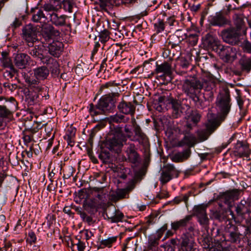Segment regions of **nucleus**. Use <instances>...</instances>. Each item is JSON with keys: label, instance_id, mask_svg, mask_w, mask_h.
Masks as SVG:
<instances>
[{"label": "nucleus", "instance_id": "1", "mask_svg": "<svg viewBox=\"0 0 251 251\" xmlns=\"http://www.w3.org/2000/svg\"><path fill=\"white\" fill-rule=\"evenodd\" d=\"M218 80L209 73L205 74L200 78L195 75L189 76L182 81V91L195 103L198 108H202V101L199 94L204 90L203 97L205 100L211 101L216 92Z\"/></svg>", "mask_w": 251, "mask_h": 251}, {"label": "nucleus", "instance_id": "2", "mask_svg": "<svg viewBox=\"0 0 251 251\" xmlns=\"http://www.w3.org/2000/svg\"><path fill=\"white\" fill-rule=\"evenodd\" d=\"M118 92L112 93L102 96L98 104L94 105L93 103L89 104V112L92 116H96L106 112H109L115 107V97H118Z\"/></svg>", "mask_w": 251, "mask_h": 251}, {"label": "nucleus", "instance_id": "3", "mask_svg": "<svg viewBox=\"0 0 251 251\" xmlns=\"http://www.w3.org/2000/svg\"><path fill=\"white\" fill-rule=\"evenodd\" d=\"M216 104L219 116H216L211 112H208V114L213 115L214 118L216 119L215 121L216 122H219L220 125L221 123L225 121L231 108V99L228 90H224L223 92L220 94L217 98Z\"/></svg>", "mask_w": 251, "mask_h": 251}, {"label": "nucleus", "instance_id": "4", "mask_svg": "<svg viewBox=\"0 0 251 251\" xmlns=\"http://www.w3.org/2000/svg\"><path fill=\"white\" fill-rule=\"evenodd\" d=\"M214 115L211 114H207V121L205 124L206 129L198 130L197 132L199 142H203L208 139L212 134L220 126L219 122H216Z\"/></svg>", "mask_w": 251, "mask_h": 251}, {"label": "nucleus", "instance_id": "5", "mask_svg": "<svg viewBox=\"0 0 251 251\" xmlns=\"http://www.w3.org/2000/svg\"><path fill=\"white\" fill-rule=\"evenodd\" d=\"M126 136L122 132H117L111 138L106 140L105 147L116 153L121 152L123 143L126 141Z\"/></svg>", "mask_w": 251, "mask_h": 251}, {"label": "nucleus", "instance_id": "6", "mask_svg": "<svg viewBox=\"0 0 251 251\" xmlns=\"http://www.w3.org/2000/svg\"><path fill=\"white\" fill-rule=\"evenodd\" d=\"M181 171L175 167L173 164H167L162 169L160 180L163 184H165L174 177H177Z\"/></svg>", "mask_w": 251, "mask_h": 251}, {"label": "nucleus", "instance_id": "7", "mask_svg": "<svg viewBox=\"0 0 251 251\" xmlns=\"http://www.w3.org/2000/svg\"><path fill=\"white\" fill-rule=\"evenodd\" d=\"M216 52L225 62H233L236 56V50L231 46L221 45Z\"/></svg>", "mask_w": 251, "mask_h": 251}, {"label": "nucleus", "instance_id": "8", "mask_svg": "<svg viewBox=\"0 0 251 251\" xmlns=\"http://www.w3.org/2000/svg\"><path fill=\"white\" fill-rule=\"evenodd\" d=\"M22 37L27 43L29 47H32L37 40L36 28L31 24H28L22 29Z\"/></svg>", "mask_w": 251, "mask_h": 251}, {"label": "nucleus", "instance_id": "9", "mask_svg": "<svg viewBox=\"0 0 251 251\" xmlns=\"http://www.w3.org/2000/svg\"><path fill=\"white\" fill-rule=\"evenodd\" d=\"M180 246L178 251H194V239L188 232L182 234L179 239Z\"/></svg>", "mask_w": 251, "mask_h": 251}, {"label": "nucleus", "instance_id": "10", "mask_svg": "<svg viewBox=\"0 0 251 251\" xmlns=\"http://www.w3.org/2000/svg\"><path fill=\"white\" fill-rule=\"evenodd\" d=\"M240 35V31L234 28H228L222 31L223 40L225 42L232 45H236L238 43Z\"/></svg>", "mask_w": 251, "mask_h": 251}, {"label": "nucleus", "instance_id": "11", "mask_svg": "<svg viewBox=\"0 0 251 251\" xmlns=\"http://www.w3.org/2000/svg\"><path fill=\"white\" fill-rule=\"evenodd\" d=\"M107 220L111 223L121 222L124 218V214L115 207H109L105 212Z\"/></svg>", "mask_w": 251, "mask_h": 251}, {"label": "nucleus", "instance_id": "12", "mask_svg": "<svg viewBox=\"0 0 251 251\" xmlns=\"http://www.w3.org/2000/svg\"><path fill=\"white\" fill-rule=\"evenodd\" d=\"M30 57L25 53H18L14 54V65L19 69H24L29 65Z\"/></svg>", "mask_w": 251, "mask_h": 251}, {"label": "nucleus", "instance_id": "13", "mask_svg": "<svg viewBox=\"0 0 251 251\" xmlns=\"http://www.w3.org/2000/svg\"><path fill=\"white\" fill-rule=\"evenodd\" d=\"M6 101L7 102V104L0 105V119L2 120L8 118L12 116V112L10 108L11 107L16 106L17 104L16 100L13 97H11L9 100L11 103V105L8 104L7 100Z\"/></svg>", "mask_w": 251, "mask_h": 251}, {"label": "nucleus", "instance_id": "14", "mask_svg": "<svg viewBox=\"0 0 251 251\" xmlns=\"http://www.w3.org/2000/svg\"><path fill=\"white\" fill-rule=\"evenodd\" d=\"M204 46L208 49L212 50L216 52L221 44L220 41L215 36L207 34L203 41Z\"/></svg>", "mask_w": 251, "mask_h": 251}, {"label": "nucleus", "instance_id": "15", "mask_svg": "<svg viewBox=\"0 0 251 251\" xmlns=\"http://www.w3.org/2000/svg\"><path fill=\"white\" fill-rule=\"evenodd\" d=\"M251 150L247 144H244L242 141H238L236 144L233 153L235 156L239 157L243 156L249 157L250 154Z\"/></svg>", "mask_w": 251, "mask_h": 251}, {"label": "nucleus", "instance_id": "16", "mask_svg": "<svg viewBox=\"0 0 251 251\" xmlns=\"http://www.w3.org/2000/svg\"><path fill=\"white\" fill-rule=\"evenodd\" d=\"M208 21L213 26H223L228 23V20L222 12H217L214 15L210 16Z\"/></svg>", "mask_w": 251, "mask_h": 251}, {"label": "nucleus", "instance_id": "17", "mask_svg": "<svg viewBox=\"0 0 251 251\" xmlns=\"http://www.w3.org/2000/svg\"><path fill=\"white\" fill-rule=\"evenodd\" d=\"M68 17L65 15H59L55 12H53L50 14V21L56 26H63L66 25L71 27V24H67L66 20Z\"/></svg>", "mask_w": 251, "mask_h": 251}, {"label": "nucleus", "instance_id": "18", "mask_svg": "<svg viewBox=\"0 0 251 251\" xmlns=\"http://www.w3.org/2000/svg\"><path fill=\"white\" fill-rule=\"evenodd\" d=\"M133 129L134 135L131 136L130 140L133 142H137L139 144L146 146L149 143V139L147 135L143 132L141 127Z\"/></svg>", "mask_w": 251, "mask_h": 251}, {"label": "nucleus", "instance_id": "19", "mask_svg": "<svg viewBox=\"0 0 251 251\" xmlns=\"http://www.w3.org/2000/svg\"><path fill=\"white\" fill-rule=\"evenodd\" d=\"M43 64H46V66L50 72L53 77H56L60 73L59 65L56 59L50 56L47 59L43 61Z\"/></svg>", "mask_w": 251, "mask_h": 251}, {"label": "nucleus", "instance_id": "20", "mask_svg": "<svg viewBox=\"0 0 251 251\" xmlns=\"http://www.w3.org/2000/svg\"><path fill=\"white\" fill-rule=\"evenodd\" d=\"M42 32L43 37L48 42L52 40L54 37L59 36L60 34L59 31L50 25H44L42 27Z\"/></svg>", "mask_w": 251, "mask_h": 251}, {"label": "nucleus", "instance_id": "21", "mask_svg": "<svg viewBox=\"0 0 251 251\" xmlns=\"http://www.w3.org/2000/svg\"><path fill=\"white\" fill-rule=\"evenodd\" d=\"M126 155L129 162L135 164L138 162L139 155L135 149V146L133 143H128L126 150Z\"/></svg>", "mask_w": 251, "mask_h": 251}, {"label": "nucleus", "instance_id": "22", "mask_svg": "<svg viewBox=\"0 0 251 251\" xmlns=\"http://www.w3.org/2000/svg\"><path fill=\"white\" fill-rule=\"evenodd\" d=\"M240 192L237 189H233L224 193L221 197V200L225 203L230 205L231 203L238 199Z\"/></svg>", "mask_w": 251, "mask_h": 251}, {"label": "nucleus", "instance_id": "23", "mask_svg": "<svg viewBox=\"0 0 251 251\" xmlns=\"http://www.w3.org/2000/svg\"><path fill=\"white\" fill-rule=\"evenodd\" d=\"M63 44L58 41H53L49 43L48 46V52L52 56L58 57L63 50Z\"/></svg>", "mask_w": 251, "mask_h": 251}, {"label": "nucleus", "instance_id": "24", "mask_svg": "<svg viewBox=\"0 0 251 251\" xmlns=\"http://www.w3.org/2000/svg\"><path fill=\"white\" fill-rule=\"evenodd\" d=\"M32 13V20L35 23H46L48 21V18L44 13L42 9L35 7L31 10Z\"/></svg>", "mask_w": 251, "mask_h": 251}, {"label": "nucleus", "instance_id": "25", "mask_svg": "<svg viewBox=\"0 0 251 251\" xmlns=\"http://www.w3.org/2000/svg\"><path fill=\"white\" fill-rule=\"evenodd\" d=\"M129 198V194L125 189H118L116 191L109 194V199L113 202H116L123 199Z\"/></svg>", "mask_w": 251, "mask_h": 251}, {"label": "nucleus", "instance_id": "26", "mask_svg": "<svg viewBox=\"0 0 251 251\" xmlns=\"http://www.w3.org/2000/svg\"><path fill=\"white\" fill-rule=\"evenodd\" d=\"M119 111L125 114L133 115L135 113V106L131 102L122 101L118 105Z\"/></svg>", "mask_w": 251, "mask_h": 251}, {"label": "nucleus", "instance_id": "27", "mask_svg": "<svg viewBox=\"0 0 251 251\" xmlns=\"http://www.w3.org/2000/svg\"><path fill=\"white\" fill-rule=\"evenodd\" d=\"M192 219V215H187L184 218L171 223L172 230L176 231L177 230L186 227Z\"/></svg>", "mask_w": 251, "mask_h": 251}, {"label": "nucleus", "instance_id": "28", "mask_svg": "<svg viewBox=\"0 0 251 251\" xmlns=\"http://www.w3.org/2000/svg\"><path fill=\"white\" fill-rule=\"evenodd\" d=\"M191 151L190 149L187 148L182 151L175 153L172 157V160L176 163L182 162L187 160L190 156Z\"/></svg>", "mask_w": 251, "mask_h": 251}, {"label": "nucleus", "instance_id": "29", "mask_svg": "<svg viewBox=\"0 0 251 251\" xmlns=\"http://www.w3.org/2000/svg\"><path fill=\"white\" fill-rule=\"evenodd\" d=\"M184 135L183 138L179 142V145L180 146L183 145H187L189 147L188 148L193 147L196 144L198 143L197 139L193 134L183 133Z\"/></svg>", "mask_w": 251, "mask_h": 251}, {"label": "nucleus", "instance_id": "30", "mask_svg": "<svg viewBox=\"0 0 251 251\" xmlns=\"http://www.w3.org/2000/svg\"><path fill=\"white\" fill-rule=\"evenodd\" d=\"M35 77L39 80H44L47 78L50 74V71L46 66H41L33 69Z\"/></svg>", "mask_w": 251, "mask_h": 251}, {"label": "nucleus", "instance_id": "31", "mask_svg": "<svg viewBox=\"0 0 251 251\" xmlns=\"http://www.w3.org/2000/svg\"><path fill=\"white\" fill-rule=\"evenodd\" d=\"M230 228V229L228 231H226L228 240L232 243L239 242L242 235L240 234L238 228L233 225L231 226Z\"/></svg>", "mask_w": 251, "mask_h": 251}, {"label": "nucleus", "instance_id": "32", "mask_svg": "<svg viewBox=\"0 0 251 251\" xmlns=\"http://www.w3.org/2000/svg\"><path fill=\"white\" fill-rule=\"evenodd\" d=\"M162 73L164 75H170L172 74V67L170 63L165 62L160 65L156 64L154 71L155 74ZM154 74L152 73V75Z\"/></svg>", "mask_w": 251, "mask_h": 251}, {"label": "nucleus", "instance_id": "33", "mask_svg": "<svg viewBox=\"0 0 251 251\" xmlns=\"http://www.w3.org/2000/svg\"><path fill=\"white\" fill-rule=\"evenodd\" d=\"M245 219L244 226L245 227L244 238L248 246L251 245V217Z\"/></svg>", "mask_w": 251, "mask_h": 251}, {"label": "nucleus", "instance_id": "34", "mask_svg": "<svg viewBox=\"0 0 251 251\" xmlns=\"http://www.w3.org/2000/svg\"><path fill=\"white\" fill-rule=\"evenodd\" d=\"M228 213L231 216V219L235 220V218L234 213L230 210L227 211H216L213 213V216L215 219L220 222H223L227 219V216L228 215ZM228 219H229V218H228Z\"/></svg>", "mask_w": 251, "mask_h": 251}, {"label": "nucleus", "instance_id": "35", "mask_svg": "<svg viewBox=\"0 0 251 251\" xmlns=\"http://www.w3.org/2000/svg\"><path fill=\"white\" fill-rule=\"evenodd\" d=\"M168 103L171 105V107L173 109L172 116L174 118H177L180 116L181 111L180 110V104L178 100L174 99H170L168 100Z\"/></svg>", "mask_w": 251, "mask_h": 251}, {"label": "nucleus", "instance_id": "36", "mask_svg": "<svg viewBox=\"0 0 251 251\" xmlns=\"http://www.w3.org/2000/svg\"><path fill=\"white\" fill-rule=\"evenodd\" d=\"M200 243L203 249L210 251L212 249H215L217 247L216 244L213 243L212 237L210 236H205L202 238Z\"/></svg>", "mask_w": 251, "mask_h": 251}, {"label": "nucleus", "instance_id": "37", "mask_svg": "<svg viewBox=\"0 0 251 251\" xmlns=\"http://www.w3.org/2000/svg\"><path fill=\"white\" fill-rule=\"evenodd\" d=\"M246 204V201L242 200L236 206V213L237 216L242 219L244 218V215L246 213H250V208L249 209L247 208Z\"/></svg>", "mask_w": 251, "mask_h": 251}, {"label": "nucleus", "instance_id": "38", "mask_svg": "<svg viewBox=\"0 0 251 251\" xmlns=\"http://www.w3.org/2000/svg\"><path fill=\"white\" fill-rule=\"evenodd\" d=\"M159 239L151 234L148 238V251H157Z\"/></svg>", "mask_w": 251, "mask_h": 251}, {"label": "nucleus", "instance_id": "39", "mask_svg": "<svg viewBox=\"0 0 251 251\" xmlns=\"http://www.w3.org/2000/svg\"><path fill=\"white\" fill-rule=\"evenodd\" d=\"M26 99L30 105L34 104L39 101V94H38L35 90H30L26 96Z\"/></svg>", "mask_w": 251, "mask_h": 251}, {"label": "nucleus", "instance_id": "40", "mask_svg": "<svg viewBox=\"0 0 251 251\" xmlns=\"http://www.w3.org/2000/svg\"><path fill=\"white\" fill-rule=\"evenodd\" d=\"M117 44L111 45L105 51L104 55L106 56L105 60H108L109 61L112 60L113 58L118 53L117 49Z\"/></svg>", "mask_w": 251, "mask_h": 251}, {"label": "nucleus", "instance_id": "41", "mask_svg": "<svg viewBox=\"0 0 251 251\" xmlns=\"http://www.w3.org/2000/svg\"><path fill=\"white\" fill-rule=\"evenodd\" d=\"M108 119L110 123H115L118 124L122 122L126 123L128 121L129 118H126L123 115L117 113L110 116Z\"/></svg>", "mask_w": 251, "mask_h": 251}, {"label": "nucleus", "instance_id": "42", "mask_svg": "<svg viewBox=\"0 0 251 251\" xmlns=\"http://www.w3.org/2000/svg\"><path fill=\"white\" fill-rule=\"evenodd\" d=\"M117 239V236H112L109 237L106 239L102 240L100 242L99 249H104L106 247L111 248L112 244L116 242Z\"/></svg>", "mask_w": 251, "mask_h": 251}, {"label": "nucleus", "instance_id": "43", "mask_svg": "<svg viewBox=\"0 0 251 251\" xmlns=\"http://www.w3.org/2000/svg\"><path fill=\"white\" fill-rule=\"evenodd\" d=\"M234 23L236 27V29H238V31H240L242 29H244L245 22L242 15L235 14L234 16Z\"/></svg>", "mask_w": 251, "mask_h": 251}, {"label": "nucleus", "instance_id": "44", "mask_svg": "<svg viewBox=\"0 0 251 251\" xmlns=\"http://www.w3.org/2000/svg\"><path fill=\"white\" fill-rule=\"evenodd\" d=\"M207 204H201L194 206L193 208V212L195 216L197 218L201 216L206 214V210Z\"/></svg>", "mask_w": 251, "mask_h": 251}, {"label": "nucleus", "instance_id": "45", "mask_svg": "<svg viewBox=\"0 0 251 251\" xmlns=\"http://www.w3.org/2000/svg\"><path fill=\"white\" fill-rule=\"evenodd\" d=\"M242 71L249 73L251 70V58H243L239 61Z\"/></svg>", "mask_w": 251, "mask_h": 251}, {"label": "nucleus", "instance_id": "46", "mask_svg": "<svg viewBox=\"0 0 251 251\" xmlns=\"http://www.w3.org/2000/svg\"><path fill=\"white\" fill-rule=\"evenodd\" d=\"M35 91L37 92L38 94H39L40 99V97L42 98H45V100L48 99L50 97L48 89L46 86H40L39 87L35 88Z\"/></svg>", "mask_w": 251, "mask_h": 251}, {"label": "nucleus", "instance_id": "47", "mask_svg": "<svg viewBox=\"0 0 251 251\" xmlns=\"http://www.w3.org/2000/svg\"><path fill=\"white\" fill-rule=\"evenodd\" d=\"M110 153L109 151L102 149L99 154V158L103 163H108L110 162Z\"/></svg>", "mask_w": 251, "mask_h": 251}, {"label": "nucleus", "instance_id": "48", "mask_svg": "<svg viewBox=\"0 0 251 251\" xmlns=\"http://www.w3.org/2000/svg\"><path fill=\"white\" fill-rule=\"evenodd\" d=\"M191 195L192 192L189 191L188 193L185 195H179L175 198L174 199V202L176 204H178L181 201H184L187 205L189 198L191 196Z\"/></svg>", "mask_w": 251, "mask_h": 251}, {"label": "nucleus", "instance_id": "49", "mask_svg": "<svg viewBox=\"0 0 251 251\" xmlns=\"http://www.w3.org/2000/svg\"><path fill=\"white\" fill-rule=\"evenodd\" d=\"M153 25L157 33H160L165 30V24L162 19H158Z\"/></svg>", "mask_w": 251, "mask_h": 251}, {"label": "nucleus", "instance_id": "50", "mask_svg": "<svg viewBox=\"0 0 251 251\" xmlns=\"http://www.w3.org/2000/svg\"><path fill=\"white\" fill-rule=\"evenodd\" d=\"M61 3V6L63 5V8L65 11L70 13L72 12V9L75 5L74 0H63Z\"/></svg>", "mask_w": 251, "mask_h": 251}, {"label": "nucleus", "instance_id": "51", "mask_svg": "<svg viewBox=\"0 0 251 251\" xmlns=\"http://www.w3.org/2000/svg\"><path fill=\"white\" fill-rule=\"evenodd\" d=\"M39 50V59L43 63V61L47 59L50 56L47 55V50L45 47L43 45L42 46H38Z\"/></svg>", "mask_w": 251, "mask_h": 251}, {"label": "nucleus", "instance_id": "52", "mask_svg": "<svg viewBox=\"0 0 251 251\" xmlns=\"http://www.w3.org/2000/svg\"><path fill=\"white\" fill-rule=\"evenodd\" d=\"M39 80L36 79H31L30 78H27L25 79V82L28 83V86L29 87L30 90H35V88L39 87L40 85H39Z\"/></svg>", "mask_w": 251, "mask_h": 251}, {"label": "nucleus", "instance_id": "53", "mask_svg": "<svg viewBox=\"0 0 251 251\" xmlns=\"http://www.w3.org/2000/svg\"><path fill=\"white\" fill-rule=\"evenodd\" d=\"M198 222L204 228H207L209 224V220L208 218L207 215L205 214L203 216H201L198 217Z\"/></svg>", "mask_w": 251, "mask_h": 251}, {"label": "nucleus", "instance_id": "54", "mask_svg": "<svg viewBox=\"0 0 251 251\" xmlns=\"http://www.w3.org/2000/svg\"><path fill=\"white\" fill-rule=\"evenodd\" d=\"M99 38L100 41L101 43H104L107 41L110 38L109 31L106 29H104L100 32L99 35Z\"/></svg>", "mask_w": 251, "mask_h": 251}, {"label": "nucleus", "instance_id": "55", "mask_svg": "<svg viewBox=\"0 0 251 251\" xmlns=\"http://www.w3.org/2000/svg\"><path fill=\"white\" fill-rule=\"evenodd\" d=\"M187 40L191 46H195L197 44L198 41V34H190L187 37Z\"/></svg>", "mask_w": 251, "mask_h": 251}, {"label": "nucleus", "instance_id": "56", "mask_svg": "<svg viewBox=\"0 0 251 251\" xmlns=\"http://www.w3.org/2000/svg\"><path fill=\"white\" fill-rule=\"evenodd\" d=\"M201 115L197 112H193L189 117L190 122H192L194 125H196L200 121Z\"/></svg>", "mask_w": 251, "mask_h": 251}, {"label": "nucleus", "instance_id": "57", "mask_svg": "<svg viewBox=\"0 0 251 251\" xmlns=\"http://www.w3.org/2000/svg\"><path fill=\"white\" fill-rule=\"evenodd\" d=\"M168 225L167 224L164 225L161 228H160L155 234H153L154 236H156L159 240L162 237L163 233L167 230Z\"/></svg>", "mask_w": 251, "mask_h": 251}, {"label": "nucleus", "instance_id": "58", "mask_svg": "<svg viewBox=\"0 0 251 251\" xmlns=\"http://www.w3.org/2000/svg\"><path fill=\"white\" fill-rule=\"evenodd\" d=\"M28 49V53L30 54L32 57L35 58H37L39 59V50L38 46H35L33 47V46L32 47H30Z\"/></svg>", "mask_w": 251, "mask_h": 251}, {"label": "nucleus", "instance_id": "59", "mask_svg": "<svg viewBox=\"0 0 251 251\" xmlns=\"http://www.w3.org/2000/svg\"><path fill=\"white\" fill-rule=\"evenodd\" d=\"M170 40V42H172L173 45H178L183 40V38L181 37H179L176 34H174L171 37Z\"/></svg>", "mask_w": 251, "mask_h": 251}, {"label": "nucleus", "instance_id": "60", "mask_svg": "<svg viewBox=\"0 0 251 251\" xmlns=\"http://www.w3.org/2000/svg\"><path fill=\"white\" fill-rule=\"evenodd\" d=\"M3 65L5 67L9 68L10 69H13L14 70V67L12 64L11 60L9 57H5L3 59Z\"/></svg>", "mask_w": 251, "mask_h": 251}, {"label": "nucleus", "instance_id": "61", "mask_svg": "<svg viewBox=\"0 0 251 251\" xmlns=\"http://www.w3.org/2000/svg\"><path fill=\"white\" fill-rule=\"evenodd\" d=\"M74 209L75 211L77 212V213L80 215L82 220L83 221L88 216L87 213L85 211L82 210V209L81 207H75Z\"/></svg>", "mask_w": 251, "mask_h": 251}, {"label": "nucleus", "instance_id": "62", "mask_svg": "<svg viewBox=\"0 0 251 251\" xmlns=\"http://www.w3.org/2000/svg\"><path fill=\"white\" fill-rule=\"evenodd\" d=\"M27 241L30 243V244L34 243L36 241V236L34 232L32 231H30L28 233L27 237Z\"/></svg>", "mask_w": 251, "mask_h": 251}, {"label": "nucleus", "instance_id": "63", "mask_svg": "<svg viewBox=\"0 0 251 251\" xmlns=\"http://www.w3.org/2000/svg\"><path fill=\"white\" fill-rule=\"evenodd\" d=\"M190 121H187L185 125L184 126V129L183 130V133H190L191 130L192 129L193 126L196 125H194V124H192L190 123Z\"/></svg>", "mask_w": 251, "mask_h": 251}, {"label": "nucleus", "instance_id": "64", "mask_svg": "<svg viewBox=\"0 0 251 251\" xmlns=\"http://www.w3.org/2000/svg\"><path fill=\"white\" fill-rule=\"evenodd\" d=\"M84 210L90 215L94 214L96 211L95 208L91 204H85L83 205Z\"/></svg>", "mask_w": 251, "mask_h": 251}]
</instances>
